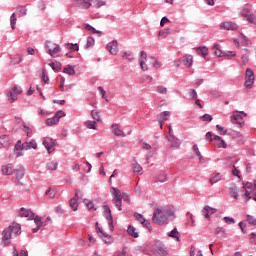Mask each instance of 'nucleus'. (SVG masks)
<instances>
[{
  "label": "nucleus",
  "instance_id": "nucleus-34",
  "mask_svg": "<svg viewBox=\"0 0 256 256\" xmlns=\"http://www.w3.org/2000/svg\"><path fill=\"white\" fill-rule=\"evenodd\" d=\"M58 166H59V163L57 161H50L46 164V169L48 171H57Z\"/></svg>",
  "mask_w": 256,
  "mask_h": 256
},
{
  "label": "nucleus",
  "instance_id": "nucleus-41",
  "mask_svg": "<svg viewBox=\"0 0 256 256\" xmlns=\"http://www.w3.org/2000/svg\"><path fill=\"white\" fill-rule=\"evenodd\" d=\"M127 231H128V234L131 235V237H134L135 239L139 237V233L137 232V229L135 227L129 226Z\"/></svg>",
  "mask_w": 256,
  "mask_h": 256
},
{
  "label": "nucleus",
  "instance_id": "nucleus-15",
  "mask_svg": "<svg viewBox=\"0 0 256 256\" xmlns=\"http://www.w3.org/2000/svg\"><path fill=\"white\" fill-rule=\"evenodd\" d=\"M110 129L113 135H115L116 137H125V132L121 130V126L119 124H112Z\"/></svg>",
  "mask_w": 256,
  "mask_h": 256
},
{
  "label": "nucleus",
  "instance_id": "nucleus-32",
  "mask_svg": "<svg viewBox=\"0 0 256 256\" xmlns=\"http://www.w3.org/2000/svg\"><path fill=\"white\" fill-rule=\"evenodd\" d=\"M17 95L11 88L8 90L7 99L10 103H15L17 101Z\"/></svg>",
  "mask_w": 256,
  "mask_h": 256
},
{
  "label": "nucleus",
  "instance_id": "nucleus-54",
  "mask_svg": "<svg viewBox=\"0 0 256 256\" xmlns=\"http://www.w3.org/2000/svg\"><path fill=\"white\" fill-rule=\"evenodd\" d=\"M65 47L70 49V51H79V44H65Z\"/></svg>",
  "mask_w": 256,
  "mask_h": 256
},
{
  "label": "nucleus",
  "instance_id": "nucleus-21",
  "mask_svg": "<svg viewBox=\"0 0 256 256\" xmlns=\"http://www.w3.org/2000/svg\"><path fill=\"white\" fill-rule=\"evenodd\" d=\"M155 183H166L167 181V172L161 170L159 171L157 174H156V177H155Z\"/></svg>",
  "mask_w": 256,
  "mask_h": 256
},
{
  "label": "nucleus",
  "instance_id": "nucleus-25",
  "mask_svg": "<svg viewBox=\"0 0 256 256\" xmlns=\"http://www.w3.org/2000/svg\"><path fill=\"white\" fill-rule=\"evenodd\" d=\"M214 141L219 149H227V143L220 136H214Z\"/></svg>",
  "mask_w": 256,
  "mask_h": 256
},
{
  "label": "nucleus",
  "instance_id": "nucleus-35",
  "mask_svg": "<svg viewBox=\"0 0 256 256\" xmlns=\"http://www.w3.org/2000/svg\"><path fill=\"white\" fill-rule=\"evenodd\" d=\"M63 73L66 75H75V66L67 65L63 68Z\"/></svg>",
  "mask_w": 256,
  "mask_h": 256
},
{
  "label": "nucleus",
  "instance_id": "nucleus-10",
  "mask_svg": "<svg viewBox=\"0 0 256 256\" xmlns=\"http://www.w3.org/2000/svg\"><path fill=\"white\" fill-rule=\"evenodd\" d=\"M220 29H224L226 31H237L239 29V25L235 22L227 21V22H222L220 24Z\"/></svg>",
  "mask_w": 256,
  "mask_h": 256
},
{
  "label": "nucleus",
  "instance_id": "nucleus-19",
  "mask_svg": "<svg viewBox=\"0 0 256 256\" xmlns=\"http://www.w3.org/2000/svg\"><path fill=\"white\" fill-rule=\"evenodd\" d=\"M145 59H147V52L146 51H141L140 52V58H139V63L142 71H148L149 67L145 63Z\"/></svg>",
  "mask_w": 256,
  "mask_h": 256
},
{
  "label": "nucleus",
  "instance_id": "nucleus-23",
  "mask_svg": "<svg viewBox=\"0 0 256 256\" xmlns=\"http://www.w3.org/2000/svg\"><path fill=\"white\" fill-rule=\"evenodd\" d=\"M167 139H168L171 147H174L177 149L181 145V141H179V139L174 137L173 134L168 135Z\"/></svg>",
  "mask_w": 256,
  "mask_h": 256
},
{
  "label": "nucleus",
  "instance_id": "nucleus-2",
  "mask_svg": "<svg viewBox=\"0 0 256 256\" xmlns=\"http://www.w3.org/2000/svg\"><path fill=\"white\" fill-rule=\"evenodd\" d=\"M169 217H172V219H174L175 212L171 210H162L161 208H156L153 212L152 221L156 225H165Z\"/></svg>",
  "mask_w": 256,
  "mask_h": 256
},
{
  "label": "nucleus",
  "instance_id": "nucleus-28",
  "mask_svg": "<svg viewBox=\"0 0 256 256\" xmlns=\"http://www.w3.org/2000/svg\"><path fill=\"white\" fill-rule=\"evenodd\" d=\"M197 55H201V57H207L209 55V48L207 46H200L196 48Z\"/></svg>",
  "mask_w": 256,
  "mask_h": 256
},
{
  "label": "nucleus",
  "instance_id": "nucleus-12",
  "mask_svg": "<svg viewBox=\"0 0 256 256\" xmlns=\"http://www.w3.org/2000/svg\"><path fill=\"white\" fill-rule=\"evenodd\" d=\"M134 217L136 220H138L139 223H141V225H143V227H146V229H149V231H151V223L147 219H145V217H143V214L134 213Z\"/></svg>",
  "mask_w": 256,
  "mask_h": 256
},
{
  "label": "nucleus",
  "instance_id": "nucleus-16",
  "mask_svg": "<svg viewBox=\"0 0 256 256\" xmlns=\"http://www.w3.org/2000/svg\"><path fill=\"white\" fill-rule=\"evenodd\" d=\"M105 209V217L108 221V226L110 227V230L113 231V216L111 215V208H109V205H104Z\"/></svg>",
  "mask_w": 256,
  "mask_h": 256
},
{
  "label": "nucleus",
  "instance_id": "nucleus-29",
  "mask_svg": "<svg viewBox=\"0 0 256 256\" xmlns=\"http://www.w3.org/2000/svg\"><path fill=\"white\" fill-rule=\"evenodd\" d=\"M37 148V142L35 140L26 141L23 143V149L26 151L29 149H36Z\"/></svg>",
  "mask_w": 256,
  "mask_h": 256
},
{
  "label": "nucleus",
  "instance_id": "nucleus-40",
  "mask_svg": "<svg viewBox=\"0 0 256 256\" xmlns=\"http://www.w3.org/2000/svg\"><path fill=\"white\" fill-rule=\"evenodd\" d=\"M101 237L106 245H111V243H113V237H111V235H108L107 233H103Z\"/></svg>",
  "mask_w": 256,
  "mask_h": 256
},
{
  "label": "nucleus",
  "instance_id": "nucleus-38",
  "mask_svg": "<svg viewBox=\"0 0 256 256\" xmlns=\"http://www.w3.org/2000/svg\"><path fill=\"white\" fill-rule=\"evenodd\" d=\"M221 181V174L220 173H214L210 177V183L212 185H215V183H219Z\"/></svg>",
  "mask_w": 256,
  "mask_h": 256
},
{
  "label": "nucleus",
  "instance_id": "nucleus-56",
  "mask_svg": "<svg viewBox=\"0 0 256 256\" xmlns=\"http://www.w3.org/2000/svg\"><path fill=\"white\" fill-rule=\"evenodd\" d=\"M169 33H171L170 29H165L159 32V37H161L162 39H165V37H167V35H169Z\"/></svg>",
  "mask_w": 256,
  "mask_h": 256
},
{
  "label": "nucleus",
  "instance_id": "nucleus-39",
  "mask_svg": "<svg viewBox=\"0 0 256 256\" xmlns=\"http://www.w3.org/2000/svg\"><path fill=\"white\" fill-rule=\"evenodd\" d=\"M87 129H94L97 130V122L93 120H88L84 123Z\"/></svg>",
  "mask_w": 256,
  "mask_h": 256
},
{
  "label": "nucleus",
  "instance_id": "nucleus-24",
  "mask_svg": "<svg viewBox=\"0 0 256 256\" xmlns=\"http://www.w3.org/2000/svg\"><path fill=\"white\" fill-rule=\"evenodd\" d=\"M182 63L185 67H193V55H185L182 57Z\"/></svg>",
  "mask_w": 256,
  "mask_h": 256
},
{
  "label": "nucleus",
  "instance_id": "nucleus-1",
  "mask_svg": "<svg viewBox=\"0 0 256 256\" xmlns=\"http://www.w3.org/2000/svg\"><path fill=\"white\" fill-rule=\"evenodd\" d=\"M21 235V225L13 222L2 232V243L5 247L11 245V239Z\"/></svg>",
  "mask_w": 256,
  "mask_h": 256
},
{
  "label": "nucleus",
  "instance_id": "nucleus-48",
  "mask_svg": "<svg viewBox=\"0 0 256 256\" xmlns=\"http://www.w3.org/2000/svg\"><path fill=\"white\" fill-rule=\"evenodd\" d=\"M156 91L157 93H159L160 95H167V87L165 86H157L156 87Z\"/></svg>",
  "mask_w": 256,
  "mask_h": 256
},
{
  "label": "nucleus",
  "instance_id": "nucleus-59",
  "mask_svg": "<svg viewBox=\"0 0 256 256\" xmlns=\"http://www.w3.org/2000/svg\"><path fill=\"white\" fill-rule=\"evenodd\" d=\"M241 61H242V65H247V63H249V55L247 54L242 55Z\"/></svg>",
  "mask_w": 256,
  "mask_h": 256
},
{
  "label": "nucleus",
  "instance_id": "nucleus-27",
  "mask_svg": "<svg viewBox=\"0 0 256 256\" xmlns=\"http://www.w3.org/2000/svg\"><path fill=\"white\" fill-rule=\"evenodd\" d=\"M2 173H3V175H11L12 173H15L13 164H7V165L2 166Z\"/></svg>",
  "mask_w": 256,
  "mask_h": 256
},
{
  "label": "nucleus",
  "instance_id": "nucleus-13",
  "mask_svg": "<svg viewBox=\"0 0 256 256\" xmlns=\"http://www.w3.org/2000/svg\"><path fill=\"white\" fill-rule=\"evenodd\" d=\"M43 145L47 149L48 153H53L55 151V142L52 138L46 137L43 140Z\"/></svg>",
  "mask_w": 256,
  "mask_h": 256
},
{
  "label": "nucleus",
  "instance_id": "nucleus-44",
  "mask_svg": "<svg viewBox=\"0 0 256 256\" xmlns=\"http://www.w3.org/2000/svg\"><path fill=\"white\" fill-rule=\"evenodd\" d=\"M132 169L134 173H141L143 171V167H141L140 164L137 162H134L132 164Z\"/></svg>",
  "mask_w": 256,
  "mask_h": 256
},
{
  "label": "nucleus",
  "instance_id": "nucleus-53",
  "mask_svg": "<svg viewBox=\"0 0 256 256\" xmlns=\"http://www.w3.org/2000/svg\"><path fill=\"white\" fill-rule=\"evenodd\" d=\"M49 65L53 69V71H61V64L57 62H51Z\"/></svg>",
  "mask_w": 256,
  "mask_h": 256
},
{
  "label": "nucleus",
  "instance_id": "nucleus-4",
  "mask_svg": "<svg viewBox=\"0 0 256 256\" xmlns=\"http://www.w3.org/2000/svg\"><path fill=\"white\" fill-rule=\"evenodd\" d=\"M242 191H245L243 195V199L245 203H248L250 199H253L256 201V183L253 186V183L247 182L243 188Z\"/></svg>",
  "mask_w": 256,
  "mask_h": 256
},
{
  "label": "nucleus",
  "instance_id": "nucleus-5",
  "mask_svg": "<svg viewBox=\"0 0 256 256\" xmlns=\"http://www.w3.org/2000/svg\"><path fill=\"white\" fill-rule=\"evenodd\" d=\"M45 49H46V53H48L49 56L54 58L59 57V54L61 53V46L51 41H46Z\"/></svg>",
  "mask_w": 256,
  "mask_h": 256
},
{
  "label": "nucleus",
  "instance_id": "nucleus-11",
  "mask_svg": "<svg viewBox=\"0 0 256 256\" xmlns=\"http://www.w3.org/2000/svg\"><path fill=\"white\" fill-rule=\"evenodd\" d=\"M106 49L109 51L110 55H117L119 53V44L117 43V40L109 42Z\"/></svg>",
  "mask_w": 256,
  "mask_h": 256
},
{
  "label": "nucleus",
  "instance_id": "nucleus-49",
  "mask_svg": "<svg viewBox=\"0 0 256 256\" xmlns=\"http://www.w3.org/2000/svg\"><path fill=\"white\" fill-rule=\"evenodd\" d=\"M94 7H96V9H99V7H103V5H105V0H91Z\"/></svg>",
  "mask_w": 256,
  "mask_h": 256
},
{
  "label": "nucleus",
  "instance_id": "nucleus-57",
  "mask_svg": "<svg viewBox=\"0 0 256 256\" xmlns=\"http://www.w3.org/2000/svg\"><path fill=\"white\" fill-rule=\"evenodd\" d=\"M46 195H48V197L50 199H55V195H56V191L49 188L47 191H46Z\"/></svg>",
  "mask_w": 256,
  "mask_h": 256
},
{
  "label": "nucleus",
  "instance_id": "nucleus-22",
  "mask_svg": "<svg viewBox=\"0 0 256 256\" xmlns=\"http://www.w3.org/2000/svg\"><path fill=\"white\" fill-rule=\"evenodd\" d=\"M74 2L80 9H89L91 7V0H74Z\"/></svg>",
  "mask_w": 256,
  "mask_h": 256
},
{
  "label": "nucleus",
  "instance_id": "nucleus-51",
  "mask_svg": "<svg viewBox=\"0 0 256 256\" xmlns=\"http://www.w3.org/2000/svg\"><path fill=\"white\" fill-rule=\"evenodd\" d=\"M247 222L249 223V225H253L254 227H256V218H254L252 215H247L246 216Z\"/></svg>",
  "mask_w": 256,
  "mask_h": 256
},
{
  "label": "nucleus",
  "instance_id": "nucleus-47",
  "mask_svg": "<svg viewBox=\"0 0 256 256\" xmlns=\"http://www.w3.org/2000/svg\"><path fill=\"white\" fill-rule=\"evenodd\" d=\"M16 11L18 12V15H19V17H25V15H27V8H25V7H18L17 9H16Z\"/></svg>",
  "mask_w": 256,
  "mask_h": 256
},
{
  "label": "nucleus",
  "instance_id": "nucleus-8",
  "mask_svg": "<svg viewBox=\"0 0 256 256\" xmlns=\"http://www.w3.org/2000/svg\"><path fill=\"white\" fill-rule=\"evenodd\" d=\"M61 117H65V113L63 112V110L57 111L56 114L52 118H48L46 120V125L48 127L57 125V123H59V119H61Z\"/></svg>",
  "mask_w": 256,
  "mask_h": 256
},
{
  "label": "nucleus",
  "instance_id": "nucleus-55",
  "mask_svg": "<svg viewBox=\"0 0 256 256\" xmlns=\"http://www.w3.org/2000/svg\"><path fill=\"white\" fill-rule=\"evenodd\" d=\"M216 235H220L221 237H227V233L225 232V229L221 227L216 228Z\"/></svg>",
  "mask_w": 256,
  "mask_h": 256
},
{
  "label": "nucleus",
  "instance_id": "nucleus-26",
  "mask_svg": "<svg viewBox=\"0 0 256 256\" xmlns=\"http://www.w3.org/2000/svg\"><path fill=\"white\" fill-rule=\"evenodd\" d=\"M14 172H16V179L20 181V179H23L25 177V167L18 166L16 169H14Z\"/></svg>",
  "mask_w": 256,
  "mask_h": 256
},
{
  "label": "nucleus",
  "instance_id": "nucleus-58",
  "mask_svg": "<svg viewBox=\"0 0 256 256\" xmlns=\"http://www.w3.org/2000/svg\"><path fill=\"white\" fill-rule=\"evenodd\" d=\"M216 129L217 131H220V135H227V130H225V128H223V126L221 125H216Z\"/></svg>",
  "mask_w": 256,
  "mask_h": 256
},
{
  "label": "nucleus",
  "instance_id": "nucleus-42",
  "mask_svg": "<svg viewBox=\"0 0 256 256\" xmlns=\"http://www.w3.org/2000/svg\"><path fill=\"white\" fill-rule=\"evenodd\" d=\"M95 45V39L93 37H88L86 41V45L84 46V49H90V47H93Z\"/></svg>",
  "mask_w": 256,
  "mask_h": 256
},
{
  "label": "nucleus",
  "instance_id": "nucleus-64",
  "mask_svg": "<svg viewBox=\"0 0 256 256\" xmlns=\"http://www.w3.org/2000/svg\"><path fill=\"white\" fill-rule=\"evenodd\" d=\"M250 242L252 243V245H256V233L252 232L250 234Z\"/></svg>",
  "mask_w": 256,
  "mask_h": 256
},
{
  "label": "nucleus",
  "instance_id": "nucleus-43",
  "mask_svg": "<svg viewBox=\"0 0 256 256\" xmlns=\"http://www.w3.org/2000/svg\"><path fill=\"white\" fill-rule=\"evenodd\" d=\"M10 25H11V29H15V25H17V15L15 13H13L11 16H10Z\"/></svg>",
  "mask_w": 256,
  "mask_h": 256
},
{
  "label": "nucleus",
  "instance_id": "nucleus-31",
  "mask_svg": "<svg viewBox=\"0 0 256 256\" xmlns=\"http://www.w3.org/2000/svg\"><path fill=\"white\" fill-rule=\"evenodd\" d=\"M34 223L36 227L33 229V233H37V231H39L43 227V221H41V217L36 216L34 218Z\"/></svg>",
  "mask_w": 256,
  "mask_h": 256
},
{
  "label": "nucleus",
  "instance_id": "nucleus-62",
  "mask_svg": "<svg viewBox=\"0 0 256 256\" xmlns=\"http://www.w3.org/2000/svg\"><path fill=\"white\" fill-rule=\"evenodd\" d=\"M42 80L44 83L49 84V76L45 73V70L42 72Z\"/></svg>",
  "mask_w": 256,
  "mask_h": 256
},
{
  "label": "nucleus",
  "instance_id": "nucleus-50",
  "mask_svg": "<svg viewBox=\"0 0 256 256\" xmlns=\"http://www.w3.org/2000/svg\"><path fill=\"white\" fill-rule=\"evenodd\" d=\"M91 117H92V119H94V121L101 122V116L99 115V112L92 110Z\"/></svg>",
  "mask_w": 256,
  "mask_h": 256
},
{
  "label": "nucleus",
  "instance_id": "nucleus-46",
  "mask_svg": "<svg viewBox=\"0 0 256 256\" xmlns=\"http://www.w3.org/2000/svg\"><path fill=\"white\" fill-rule=\"evenodd\" d=\"M214 50V55H216V57H223L224 53L221 51V49H219V44H216L213 47Z\"/></svg>",
  "mask_w": 256,
  "mask_h": 256
},
{
  "label": "nucleus",
  "instance_id": "nucleus-60",
  "mask_svg": "<svg viewBox=\"0 0 256 256\" xmlns=\"http://www.w3.org/2000/svg\"><path fill=\"white\" fill-rule=\"evenodd\" d=\"M23 149H25V148H23V144H21V141L19 140V141L16 143V145H15V147H14V150H15V151H23Z\"/></svg>",
  "mask_w": 256,
  "mask_h": 256
},
{
  "label": "nucleus",
  "instance_id": "nucleus-33",
  "mask_svg": "<svg viewBox=\"0 0 256 256\" xmlns=\"http://www.w3.org/2000/svg\"><path fill=\"white\" fill-rule=\"evenodd\" d=\"M239 190L237 189V186L233 185L229 188V194L230 197H233V199H239Z\"/></svg>",
  "mask_w": 256,
  "mask_h": 256
},
{
  "label": "nucleus",
  "instance_id": "nucleus-37",
  "mask_svg": "<svg viewBox=\"0 0 256 256\" xmlns=\"http://www.w3.org/2000/svg\"><path fill=\"white\" fill-rule=\"evenodd\" d=\"M168 237H171L172 239H176V241H181V238L179 236V231H177V228H174L171 232L168 233Z\"/></svg>",
  "mask_w": 256,
  "mask_h": 256
},
{
  "label": "nucleus",
  "instance_id": "nucleus-36",
  "mask_svg": "<svg viewBox=\"0 0 256 256\" xmlns=\"http://www.w3.org/2000/svg\"><path fill=\"white\" fill-rule=\"evenodd\" d=\"M0 143L2 146H4V148L9 147V145H11V139L9 138V136H1Z\"/></svg>",
  "mask_w": 256,
  "mask_h": 256
},
{
  "label": "nucleus",
  "instance_id": "nucleus-20",
  "mask_svg": "<svg viewBox=\"0 0 256 256\" xmlns=\"http://www.w3.org/2000/svg\"><path fill=\"white\" fill-rule=\"evenodd\" d=\"M19 216L26 217L29 220L35 219V214L31 210L23 208V207L19 211Z\"/></svg>",
  "mask_w": 256,
  "mask_h": 256
},
{
  "label": "nucleus",
  "instance_id": "nucleus-17",
  "mask_svg": "<svg viewBox=\"0 0 256 256\" xmlns=\"http://www.w3.org/2000/svg\"><path fill=\"white\" fill-rule=\"evenodd\" d=\"M80 194H81V191L76 190L75 196L70 200V207L71 209H73V211H77L79 207V203L77 201H79Z\"/></svg>",
  "mask_w": 256,
  "mask_h": 256
},
{
  "label": "nucleus",
  "instance_id": "nucleus-9",
  "mask_svg": "<svg viewBox=\"0 0 256 256\" xmlns=\"http://www.w3.org/2000/svg\"><path fill=\"white\" fill-rule=\"evenodd\" d=\"M154 253L157 256H164L169 255V252H167V248L165 247V244L161 242H156L154 245Z\"/></svg>",
  "mask_w": 256,
  "mask_h": 256
},
{
  "label": "nucleus",
  "instance_id": "nucleus-18",
  "mask_svg": "<svg viewBox=\"0 0 256 256\" xmlns=\"http://www.w3.org/2000/svg\"><path fill=\"white\" fill-rule=\"evenodd\" d=\"M171 117V112L164 111L158 115V123L160 125V129H163V123L167 121Z\"/></svg>",
  "mask_w": 256,
  "mask_h": 256
},
{
  "label": "nucleus",
  "instance_id": "nucleus-14",
  "mask_svg": "<svg viewBox=\"0 0 256 256\" xmlns=\"http://www.w3.org/2000/svg\"><path fill=\"white\" fill-rule=\"evenodd\" d=\"M204 219H211V215H215L217 213V209L212 208L210 206H205L201 211Z\"/></svg>",
  "mask_w": 256,
  "mask_h": 256
},
{
  "label": "nucleus",
  "instance_id": "nucleus-30",
  "mask_svg": "<svg viewBox=\"0 0 256 256\" xmlns=\"http://www.w3.org/2000/svg\"><path fill=\"white\" fill-rule=\"evenodd\" d=\"M148 63L154 67V69L161 68V63L157 60V58L150 56L148 57Z\"/></svg>",
  "mask_w": 256,
  "mask_h": 256
},
{
  "label": "nucleus",
  "instance_id": "nucleus-45",
  "mask_svg": "<svg viewBox=\"0 0 256 256\" xmlns=\"http://www.w3.org/2000/svg\"><path fill=\"white\" fill-rule=\"evenodd\" d=\"M22 61V58H21V55L19 54H16L12 60H11V65H19V63H21Z\"/></svg>",
  "mask_w": 256,
  "mask_h": 256
},
{
  "label": "nucleus",
  "instance_id": "nucleus-63",
  "mask_svg": "<svg viewBox=\"0 0 256 256\" xmlns=\"http://www.w3.org/2000/svg\"><path fill=\"white\" fill-rule=\"evenodd\" d=\"M88 247H93V245H95V238L91 235H88Z\"/></svg>",
  "mask_w": 256,
  "mask_h": 256
},
{
  "label": "nucleus",
  "instance_id": "nucleus-7",
  "mask_svg": "<svg viewBox=\"0 0 256 256\" xmlns=\"http://www.w3.org/2000/svg\"><path fill=\"white\" fill-rule=\"evenodd\" d=\"M244 117H247V114L245 112L235 111V112H233L232 116L230 117L231 123L236 124V125H243Z\"/></svg>",
  "mask_w": 256,
  "mask_h": 256
},
{
  "label": "nucleus",
  "instance_id": "nucleus-6",
  "mask_svg": "<svg viewBox=\"0 0 256 256\" xmlns=\"http://www.w3.org/2000/svg\"><path fill=\"white\" fill-rule=\"evenodd\" d=\"M253 83H255V73L251 68L246 69V75H245V88L246 89H252Z\"/></svg>",
  "mask_w": 256,
  "mask_h": 256
},
{
  "label": "nucleus",
  "instance_id": "nucleus-52",
  "mask_svg": "<svg viewBox=\"0 0 256 256\" xmlns=\"http://www.w3.org/2000/svg\"><path fill=\"white\" fill-rule=\"evenodd\" d=\"M123 59H127L128 61H133L135 59V57L133 56V53L131 52H125L122 55Z\"/></svg>",
  "mask_w": 256,
  "mask_h": 256
},
{
  "label": "nucleus",
  "instance_id": "nucleus-61",
  "mask_svg": "<svg viewBox=\"0 0 256 256\" xmlns=\"http://www.w3.org/2000/svg\"><path fill=\"white\" fill-rule=\"evenodd\" d=\"M84 203H85V205H86V207H87L88 209H94V210H96V209H95V206L93 205V202H91V201H89V200H84Z\"/></svg>",
  "mask_w": 256,
  "mask_h": 256
},
{
  "label": "nucleus",
  "instance_id": "nucleus-3",
  "mask_svg": "<svg viewBox=\"0 0 256 256\" xmlns=\"http://www.w3.org/2000/svg\"><path fill=\"white\" fill-rule=\"evenodd\" d=\"M110 193L112 195V203L114 205V207H116L118 209V211H123L122 205H123V201H125L126 203H130L131 200L129 199V196L122 194L121 190L112 187L110 189Z\"/></svg>",
  "mask_w": 256,
  "mask_h": 256
}]
</instances>
